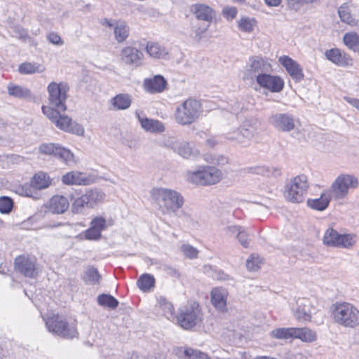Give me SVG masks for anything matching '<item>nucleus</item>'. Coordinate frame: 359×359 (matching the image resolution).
I'll return each instance as SVG.
<instances>
[{"instance_id":"f257e3e1","label":"nucleus","mask_w":359,"mask_h":359,"mask_svg":"<svg viewBox=\"0 0 359 359\" xmlns=\"http://www.w3.org/2000/svg\"><path fill=\"white\" fill-rule=\"evenodd\" d=\"M151 197L168 214H175L183 205L184 199L177 191L166 188H154Z\"/></svg>"},{"instance_id":"f03ea898","label":"nucleus","mask_w":359,"mask_h":359,"mask_svg":"<svg viewBox=\"0 0 359 359\" xmlns=\"http://www.w3.org/2000/svg\"><path fill=\"white\" fill-rule=\"evenodd\" d=\"M332 316L336 323L344 327H354L359 325V310L350 303L333 304Z\"/></svg>"},{"instance_id":"7ed1b4c3","label":"nucleus","mask_w":359,"mask_h":359,"mask_svg":"<svg viewBox=\"0 0 359 359\" xmlns=\"http://www.w3.org/2000/svg\"><path fill=\"white\" fill-rule=\"evenodd\" d=\"M201 111V102L196 99L189 98L176 107L175 119L180 125H189L199 118Z\"/></svg>"},{"instance_id":"20e7f679","label":"nucleus","mask_w":359,"mask_h":359,"mask_svg":"<svg viewBox=\"0 0 359 359\" xmlns=\"http://www.w3.org/2000/svg\"><path fill=\"white\" fill-rule=\"evenodd\" d=\"M48 330L66 339L76 337L79 334L76 326L69 323L66 319L58 314H53L44 319Z\"/></svg>"},{"instance_id":"39448f33","label":"nucleus","mask_w":359,"mask_h":359,"mask_svg":"<svg viewBox=\"0 0 359 359\" xmlns=\"http://www.w3.org/2000/svg\"><path fill=\"white\" fill-rule=\"evenodd\" d=\"M309 187L308 177L305 175H297L291 179L285 187V196L287 201L299 203H302Z\"/></svg>"},{"instance_id":"423d86ee","label":"nucleus","mask_w":359,"mask_h":359,"mask_svg":"<svg viewBox=\"0 0 359 359\" xmlns=\"http://www.w3.org/2000/svg\"><path fill=\"white\" fill-rule=\"evenodd\" d=\"M358 185V180L353 175L342 173L339 175L330 187L327 189L334 200L344 198L351 189L356 188Z\"/></svg>"},{"instance_id":"0eeeda50","label":"nucleus","mask_w":359,"mask_h":359,"mask_svg":"<svg viewBox=\"0 0 359 359\" xmlns=\"http://www.w3.org/2000/svg\"><path fill=\"white\" fill-rule=\"evenodd\" d=\"M69 90V87L66 83L50 82L47 87L49 104L56 109H60L62 111H66L67 107L65 103Z\"/></svg>"},{"instance_id":"6e6552de","label":"nucleus","mask_w":359,"mask_h":359,"mask_svg":"<svg viewBox=\"0 0 359 359\" xmlns=\"http://www.w3.org/2000/svg\"><path fill=\"white\" fill-rule=\"evenodd\" d=\"M105 194L98 189L87 190L80 197L76 198L72 203V210L74 213H81L84 208H93L103 201Z\"/></svg>"},{"instance_id":"1a4fd4ad","label":"nucleus","mask_w":359,"mask_h":359,"mask_svg":"<svg viewBox=\"0 0 359 359\" xmlns=\"http://www.w3.org/2000/svg\"><path fill=\"white\" fill-rule=\"evenodd\" d=\"M202 319V314L198 304L193 303L187 305L177 316V322L180 327L185 330L194 327Z\"/></svg>"},{"instance_id":"9d476101","label":"nucleus","mask_w":359,"mask_h":359,"mask_svg":"<svg viewBox=\"0 0 359 359\" xmlns=\"http://www.w3.org/2000/svg\"><path fill=\"white\" fill-rule=\"evenodd\" d=\"M272 70L271 64L260 57H252L244 71L243 79H253L256 81L265 73H270Z\"/></svg>"},{"instance_id":"9b49d317","label":"nucleus","mask_w":359,"mask_h":359,"mask_svg":"<svg viewBox=\"0 0 359 359\" xmlns=\"http://www.w3.org/2000/svg\"><path fill=\"white\" fill-rule=\"evenodd\" d=\"M323 242L327 246L348 248L355 243V239L352 234H340L332 228H329L324 233Z\"/></svg>"},{"instance_id":"f8f14e48","label":"nucleus","mask_w":359,"mask_h":359,"mask_svg":"<svg viewBox=\"0 0 359 359\" xmlns=\"http://www.w3.org/2000/svg\"><path fill=\"white\" fill-rule=\"evenodd\" d=\"M39 151L41 154L55 156L67 165L74 163V154L71 151L57 144L53 143L42 144L39 147Z\"/></svg>"},{"instance_id":"ddd939ff","label":"nucleus","mask_w":359,"mask_h":359,"mask_svg":"<svg viewBox=\"0 0 359 359\" xmlns=\"http://www.w3.org/2000/svg\"><path fill=\"white\" fill-rule=\"evenodd\" d=\"M268 121L278 131L290 132L295 128L294 117L289 114H273L269 117Z\"/></svg>"},{"instance_id":"4468645a","label":"nucleus","mask_w":359,"mask_h":359,"mask_svg":"<svg viewBox=\"0 0 359 359\" xmlns=\"http://www.w3.org/2000/svg\"><path fill=\"white\" fill-rule=\"evenodd\" d=\"M15 268L25 276L34 278L39 273L35 258L20 256L15 259Z\"/></svg>"},{"instance_id":"2eb2a0df","label":"nucleus","mask_w":359,"mask_h":359,"mask_svg":"<svg viewBox=\"0 0 359 359\" xmlns=\"http://www.w3.org/2000/svg\"><path fill=\"white\" fill-rule=\"evenodd\" d=\"M260 87L266 88L272 93H279L284 87L283 80L278 76L265 73L256 81Z\"/></svg>"},{"instance_id":"dca6fc26","label":"nucleus","mask_w":359,"mask_h":359,"mask_svg":"<svg viewBox=\"0 0 359 359\" xmlns=\"http://www.w3.org/2000/svg\"><path fill=\"white\" fill-rule=\"evenodd\" d=\"M135 116L140 122L141 127L147 132L151 133H161L165 131L164 124L158 121L149 118L142 112L137 111Z\"/></svg>"},{"instance_id":"f3484780","label":"nucleus","mask_w":359,"mask_h":359,"mask_svg":"<svg viewBox=\"0 0 359 359\" xmlns=\"http://www.w3.org/2000/svg\"><path fill=\"white\" fill-rule=\"evenodd\" d=\"M293 315L299 321H311L313 313L311 303L307 299L297 300L296 307L292 308Z\"/></svg>"},{"instance_id":"a211bd4d","label":"nucleus","mask_w":359,"mask_h":359,"mask_svg":"<svg viewBox=\"0 0 359 359\" xmlns=\"http://www.w3.org/2000/svg\"><path fill=\"white\" fill-rule=\"evenodd\" d=\"M62 182L67 185H89L94 182V180L79 171H71L62 175Z\"/></svg>"},{"instance_id":"6ab92c4d","label":"nucleus","mask_w":359,"mask_h":359,"mask_svg":"<svg viewBox=\"0 0 359 359\" xmlns=\"http://www.w3.org/2000/svg\"><path fill=\"white\" fill-rule=\"evenodd\" d=\"M121 60L126 65L138 66L141 64L143 53L136 48L124 47L121 51Z\"/></svg>"},{"instance_id":"aec40b11","label":"nucleus","mask_w":359,"mask_h":359,"mask_svg":"<svg viewBox=\"0 0 359 359\" xmlns=\"http://www.w3.org/2000/svg\"><path fill=\"white\" fill-rule=\"evenodd\" d=\"M278 61L293 79L299 81L303 79L302 69L296 61L286 55L280 56Z\"/></svg>"},{"instance_id":"412c9836","label":"nucleus","mask_w":359,"mask_h":359,"mask_svg":"<svg viewBox=\"0 0 359 359\" xmlns=\"http://www.w3.org/2000/svg\"><path fill=\"white\" fill-rule=\"evenodd\" d=\"M327 60L338 66L346 67L353 65V59L345 52L338 48H332L325 52Z\"/></svg>"},{"instance_id":"4be33fe9","label":"nucleus","mask_w":359,"mask_h":359,"mask_svg":"<svg viewBox=\"0 0 359 359\" xmlns=\"http://www.w3.org/2000/svg\"><path fill=\"white\" fill-rule=\"evenodd\" d=\"M228 294L227 290L222 287H215L212 290L211 302L217 311H226Z\"/></svg>"},{"instance_id":"5701e85b","label":"nucleus","mask_w":359,"mask_h":359,"mask_svg":"<svg viewBox=\"0 0 359 359\" xmlns=\"http://www.w3.org/2000/svg\"><path fill=\"white\" fill-rule=\"evenodd\" d=\"M191 11L197 20H203L204 23L209 25L215 17V11L209 6L203 4L193 5Z\"/></svg>"},{"instance_id":"b1692460","label":"nucleus","mask_w":359,"mask_h":359,"mask_svg":"<svg viewBox=\"0 0 359 359\" xmlns=\"http://www.w3.org/2000/svg\"><path fill=\"white\" fill-rule=\"evenodd\" d=\"M259 123L257 119L246 118L241 125L243 143L245 144L257 134Z\"/></svg>"},{"instance_id":"393cba45","label":"nucleus","mask_w":359,"mask_h":359,"mask_svg":"<svg viewBox=\"0 0 359 359\" xmlns=\"http://www.w3.org/2000/svg\"><path fill=\"white\" fill-rule=\"evenodd\" d=\"M259 123L257 119L246 118L241 125L243 143L245 144L257 134Z\"/></svg>"},{"instance_id":"a878e982","label":"nucleus","mask_w":359,"mask_h":359,"mask_svg":"<svg viewBox=\"0 0 359 359\" xmlns=\"http://www.w3.org/2000/svg\"><path fill=\"white\" fill-rule=\"evenodd\" d=\"M167 82L161 75H156L153 78L145 79L143 86L144 90L149 93H161L165 88Z\"/></svg>"},{"instance_id":"bb28decb","label":"nucleus","mask_w":359,"mask_h":359,"mask_svg":"<svg viewBox=\"0 0 359 359\" xmlns=\"http://www.w3.org/2000/svg\"><path fill=\"white\" fill-rule=\"evenodd\" d=\"M69 206L67 198L63 196L56 195L53 196L48 205V210L53 214H62Z\"/></svg>"},{"instance_id":"cd10ccee","label":"nucleus","mask_w":359,"mask_h":359,"mask_svg":"<svg viewBox=\"0 0 359 359\" xmlns=\"http://www.w3.org/2000/svg\"><path fill=\"white\" fill-rule=\"evenodd\" d=\"M333 198L327 190H325L318 198H309L307 205L311 209L318 211L325 210L329 205L331 199Z\"/></svg>"},{"instance_id":"c85d7f7f","label":"nucleus","mask_w":359,"mask_h":359,"mask_svg":"<svg viewBox=\"0 0 359 359\" xmlns=\"http://www.w3.org/2000/svg\"><path fill=\"white\" fill-rule=\"evenodd\" d=\"M176 149L175 153L186 159L196 158L200 155L197 149L192 147L190 142L184 140H180Z\"/></svg>"},{"instance_id":"c756f323","label":"nucleus","mask_w":359,"mask_h":359,"mask_svg":"<svg viewBox=\"0 0 359 359\" xmlns=\"http://www.w3.org/2000/svg\"><path fill=\"white\" fill-rule=\"evenodd\" d=\"M209 27V24L202 23L199 21L192 22L191 23L189 37L194 43H199L204 37Z\"/></svg>"},{"instance_id":"7c9ffc66","label":"nucleus","mask_w":359,"mask_h":359,"mask_svg":"<svg viewBox=\"0 0 359 359\" xmlns=\"http://www.w3.org/2000/svg\"><path fill=\"white\" fill-rule=\"evenodd\" d=\"M293 339H299L305 343H312L317 339V334L309 327H294Z\"/></svg>"},{"instance_id":"2f4dec72","label":"nucleus","mask_w":359,"mask_h":359,"mask_svg":"<svg viewBox=\"0 0 359 359\" xmlns=\"http://www.w3.org/2000/svg\"><path fill=\"white\" fill-rule=\"evenodd\" d=\"M130 27L123 20L116 21L114 29V39L118 43L125 41L129 36Z\"/></svg>"},{"instance_id":"473e14b6","label":"nucleus","mask_w":359,"mask_h":359,"mask_svg":"<svg viewBox=\"0 0 359 359\" xmlns=\"http://www.w3.org/2000/svg\"><path fill=\"white\" fill-rule=\"evenodd\" d=\"M8 94L10 96L18 99H27L32 97V93L29 89L25 86L9 83L7 86Z\"/></svg>"},{"instance_id":"72a5a7b5","label":"nucleus","mask_w":359,"mask_h":359,"mask_svg":"<svg viewBox=\"0 0 359 359\" xmlns=\"http://www.w3.org/2000/svg\"><path fill=\"white\" fill-rule=\"evenodd\" d=\"M145 50L150 57L156 59H163L168 54L163 46L155 42H148Z\"/></svg>"},{"instance_id":"f704fd0d","label":"nucleus","mask_w":359,"mask_h":359,"mask_svg":"<svg viewBox=\"0 0 359 359\" xmlns=\"http://www.w3.org/2000/svg\"><path fill=\"white\" fill-rule=\"evenodd\" d=\"M51 184V179L48 174L43 172H39L33 177L31 181V185L34 190L44 189L48 188Z\"/></svg>"},{"instance_id":"c9c22d12","label":"nucleus","mask_w":359,"mask_h":359,"mask_svg":"<svg viewBox=\"0 0 359 359\" xmlns=\"http://www.w3.org/2000/svg\"><path fill=\"white\" fill-rule=\"evenodd\" d=\"M207 185L218 183L222 178L221 170L214 166H203Z\"/></svg>"},{"instance_id":"e433bc0d","label":"nucleus","mask_w":359,"mask_h":359,"mask_svg":"<svg viewBox=\"0 0 359 359\" xmlns=\"http://www.w3.org/2000/svg\"><path fill=\"white\" fill-rule=\"evenodd\" d=\"M131 102V96L125 93L118 94L111 100V104L116 110H124L129 108Z\"/></svg>"},{"instance_id":"4c0bfd02","label":"nucleus","mask_w":359,"mask_h":359,"mask_svg":"<svg viewBox=\"0 0 359 359\" xmlns=\"http://www.w3.org/2000/svg\"><path fill=\"white\" fill-rule=\"evenodd\" d=\"M18 71L21 74H32L36 73H43L46 71V67L38 62H23L19 67Z\"/></svg>"},{"instance_id":"58836bf2","label":"nucleus","mask_w":359,"mask_h":359,"mask_svg":"<svg viewBox=\"0 0 359 359\" xmlns=\"http://www.w3.org/2000/svg\"><path fill=\"white\" fill-rule=\"evenodd\" d=\"M223 135L229 141L235 142L242 145L244 144L241 126L240 127H228Z\"/></svg>"},{"instance_id":"ea45409f","label":"nucleus","mask_w":359,"mask_h":359,"mask_svg":"<svg viewBox=\"0 0 359 359\" xmlns=\"http://www.w3.org/2000/svg\"><path fill=\"white\" fill-rule=\"evenodd\" d=\"M186 177L188 181L194 184L198 185H207L203 166L198 167L196 170L188 171Z\"/></svg>"},{"instance_id":"a19ab883","label":"nucleus","mask_w":359,"mask_h":359,"mask_svg":"<svg viewBox=\"0 0 359 359\" xmlns=\"http://www.w3.org/2000/svg\"><path fill=\"white\" fill-rule=\"evenodd\" d=\"M346 46L355 52H359V35L355 32L346 33L343 38Z\"/></svg>"},{"instance_id":"79ce46f5","label":"nucleus","mask_w":359,"mask_h":359,"mask_svg":"<svg viewBox=\"0 0 359 359\" xmlns=\"http://www.w3.org/2000/svg\"><path fill=\"white\" fill-rule=\"evenodd\" d=\"M155 285V278L154 276L144 273L142 275L137 281V287L143 292H147Z\"/></svg>"},{"instance_id":"37998d69","label":"nucleus","mask_w":359,"mask_h":359,"mask_svg":"<svg viewBox=\"0 0 359 359\" xmlns=\"http://www.w3.org/2000/svg\"><path fill=\"white\" fill-rule=\"evenodd\" d=\"M249 172L256 175H264L266 177L273 176L275 177L280 175L281 172L278 168H268L265 166H256L250 168Z\"/></svg>"},{"instance_id":"c03bdc74","label":"nucleus","mask_w":359,"mask_h":359,"mask_svg":"<svg viewBox=\"0 0 359 359\" xmlns=\"http://www.w3.org/2000/svg\"><path fill=\"white\" fill-rule=\"evenodd\" d=\"M83 278L86 284L93 285L100 283L101 275L96 268L89 267L85 271Z\"/></svg>"},{"instance_id":"a18cd8bd","label":"nucleus","mask_w":359,"mask_h":359,"mask_svg":"<svg viewBox=\"0 0 359 359\" xmlns=\"http://www.w3.org/2000/svg\"><path fill=\"white\" fill-rule=\"evenodd\" d=\"M338 13L339 18L343 22H345L350 25H356V20L352 16L351 13V10L348 6L343 5L340 6Z\"/></svg>"},{"instance_id":"49530a36","label":"nucleus","mask_w":359,"mask_h":359,"mask_svg":"<svg viewBox=\"0 0 359 359\" xmlns=\"http://www.w3.org/2000/svg\"><path fill=\"white\" fill-rule=\"evenodd\" d=\"M97 302L98 304L102 306L112 309L116 308L118 305V302L116 299L110 294H100L97 297Z\"/></svg>"},{"instance_id":"de8ad7c7","label":"nucleus","mask_w":359,"mask_h":359,"mask_svg":"<svg viewBox=\"0 0 359 359\" xmlns=\"http://www.w3.org/2000/svg\"><path fill=\"white\" fill-rule=\"evenodd\" d=\"M294 327H282L273 330L271 336L279 339H293Z\"/></svg>"},{"instance_id":"09e8293b","label":"nucleus","mask_w":359,"mask_h":359,"mask_svg":"<svg viewBox=\"0 0 359 359\" xmlns=\"http://www.w3.org/2000/svg\"><path fill=\"white\" fill-rule=\"evenodd\" d=\"M257 25V21L254 18L248 17L241 18L238 21V26L240 30L245 32H252Z\"/></svg>"},{"instance_id":"8fccbe9b","label":"nucleus","mask_w":359,"mask_h":359,"mask_svg":"<svg viewBox=\"0 0 359 359\" xmlns=\"http://www.w3.org/2000/svg\"><path fill=\"white\" fill-rule=\"evenodd\" d=\"M15 192L20 196L38 198L37 193L34 190L32 186L29 184L18 185L15 188Z\"/></svg>"},{"instance_id":"3c124183","label":"nucleus","mask_w":359,"mask_h":359,"mask_svg":"<svg viewBox=\"0 0 359 359\" xmlns=\"http://www.w3.org/2000/svg\"><path fill=\"white\" fill-rule=\"evenodd\" d=\"M158 303L163 312V315L169 320L174 318L175 313L172 304L163 297L158 299Z\"/></svg>"},{"instance_id":"603ef678","label":"nucleus","mask_w":359,"mask_h":359,"mask_svg":"<svg viewBox=\"0 0 359 359\" xmlns=\"http://www.w3.org/2000/svg\"><path fill=\"white\" fill-rule=\"evenodd\" d=\"M180 140L173 136L164 135L161 141V146L166 149L172 150L174 152L178 146Z\"/></svg>"},{"instance_id":"864d4df0","label":"nucleus","mask_w":359,"mask_h":359,"mask_svg":"<svg viewBox=\"0 0 359 359\" xmlns=\"http://www.w3.org/2000/svg\"><path fill=\"white\" fill-rule=\"evenodd\" d=\"M183 255L189 259H194L198 257V250L190 244H183L180 247Z\"/></svg>"},{"instance_id":"5fc2aeb1","label":"nucleus","mask_w":359,"mask_h":359,"mask_svg":"<svg viewBox=\"0 0 359 359\" xmlns=\"http://www.w3.org/2000/svg\"><path fill=\"white\" fill-rule=\"evenodd\" d=\"M42 111L54 123L62 111L49 104V106H43Z\"/></svg>"},{"instance_id":"6e6d98bb","label":"nucleus","mask_w":359,"mask_h":359,"mask_svg":"<svg viewBox=\"0 0 359 359\" xmlns=\"http://www.w3.org/2000/svg\"><path fill=\"white\" fill-rule=\"evenodd\" d=\"M13 207V200L8 196L0 197V212L8 214Z\"/></svg>"},{"instance_id":"4d7b16f0","label":"nucleus","mask_w":359,"mask_h":359,"mask_svg":"<svg viewBox=\"0 0 359 359\" xmlns=\"http://www.w3.org/2000/svg\"><path fill=\"white\" fill-rule=\"evenodd\" d=\"M71 122L72 120L68 116L60 114L54 123L60 130L67 132L69 130Z\"/></svg>"},{"instance_id":"13d9d810","label":"nucleus","mask_w":359,"mask_h":359,"mask_svg":"<svg viewBox=\"0 0 359 359\" xmlns=\"http://www.w3.org/2000/svg\"><path fill=\"white\" fill-rule=\"evenodd\" d=\"M186 359H211L207 354L192 348L184 351Z\"/></svg>"},{"instance_id":"bf43d9fd","label":"nucleus","mask_w":359,"mask_h":359,"mask_svg":"<svg viewBox=\"0 0 359 359\" xmlns=\"http://www.w3.org/2000/svg\"><path fill=\"white\" fill-rule=\"evenodd\" d=\"M237 240L243 247L245 248H249L250 241V234L245 228L242 227L241 231L237 236Z\"/></svg>"},{"instance_id":"052dcab7","label":"nucleus","mask_w":359,"mask_h":359,"mask_svg":"<svg viewBox=\"0 0 359 359\" xmlns=\"http://www.w3.org/2000/svg\"><path fill=\"white\" fill-rule=\"evenodd\" d=\"M260 263L259 257L251 255L247 260L246 266L250 271H256L259 268Z\"/></svg>"},{"instance_id":"680f3d73","label":"nucleus","mask_w":359,"mask_h":359,"mask_svg":"<svg viewBox=\"0 0 359 359\" xmlns=\"http://www.w3.org/2000/svg\"><path fill=\"white\" fill-rule=\"evenodd\" d=\"M90 226L101 232L106 229L107 222L104 218L97 217L92 220Z\"/></svg>"},{"instance_id":"e2e57ef3","label":"nucleus","mask_w":359,"mask_h":359,"mask_svg":"<svg viewBox=\"0 0 359 359\" xmlns=\"http://www.w3.org/2000/svg\"><path fill=\"white\" fill-rule=\"evenodd\" d=\"M237 13L236 8L233 6H226L222 10L223 16L228 20L235 18Z\"/></svg>"},{"instance_id":"0e129e2a","label":"nucleus","mask_w":359,"mask_h":359,"mask_svg":"<svg viewBox=\"0 0 359 359\" xmlns=\"http://www.w3.org/2000/svg\"><path fill=\"white\" fill-rule=\"evenodd\" d=\"M12 29L14 33V36L22 40H25L28 38L27 31L23 29L22 27L19 25H15L12 27Z\"/></svg>"},{"instance_id":"69168bd1","label":"nucleus","mask_w":359,"mask_h":359,"mask_svg":"<svg viewBox=\"0 0 359 359\" xmlns=\"http://www.w3.org/2000/svg\"><path fill=\"white\" fill-rule=\"evenodd\" d=\"M243 226L237 225H230L224 229V231L226 236L229 237H236L237 238L238 235L241 231Z\"/></svg>"},{"instance_id":"338daca9","label":"nucleus","mask_w":359,"mask_h":359,"mask_svg":"<svg viewBox=\"0 0 359 359\" xmlns=\"http://www.w3.org/2000/svg\"><path fill=\"white\" fill-rule=\"evenodd\" d=\"M85 236L88 240H98L101 237V232L90 226V227L86 231Z\"/></svg>"},{"instance_id":"774afa93","label":"nucleus","mask_w":359,"mask_h":359,"mask_svg":"<svg viewBox=\"0 0 359 359\" xmlns=\"http://www.w3.org/2000/svg\"><path fill=\"white\" fill-rule=\"evenodd\" d=\"M67 132L82 136L84 134L85 130L81 124L76 122H71L69 130H68Z\"/></svg>"}]
</instances>
